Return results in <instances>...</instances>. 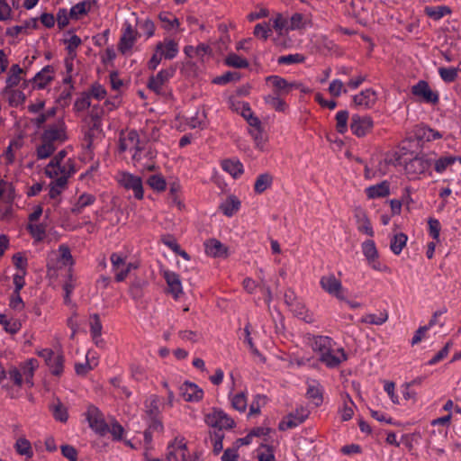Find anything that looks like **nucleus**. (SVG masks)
Listing matches in <instances>:
<instances>
[{
    "label": "nucleus",
    "mask_w": 461,
    "mask_h": 461,
    "mask_svg": "<svg viewBox=\"0 0 461 461\" xmlns=\"http://www.w3.org/2000/svg\"><path fill=\"white\" fill-rule=\"evenodd\" d=\"M90 95L88 93H82L81 96L77 98L74 104V109L77 112L86 110L90 106Z\"/></svg>",
    "instance_id": "58"
},
{
    "label": "nucleus",
    "mask_w": 461,
    "mask_h": 461,
    "mask_svg": "<svg viewBox=\"0 0 461 461\" xmlns=\"http://www.w3.org/2000/svg\"><path fill=\"white\" fill-rule=\"evenodd\" d=\"M138 35V32L134 30L130 23H125V29L120 38V41L118 44L119 50L122 54L130 50L133 47Z\"/></svg>",
    "instance_id": "14"
},
{
    "label": "nucleus",
    "mask_w": 461,
    "mask_h": 461,
    "mask_svg": "<svg viewBox=\"0 0 461 461\" xmlns=\"http://www.w3.org/2000/svg\"><path fill=\"white\" fill-rule=\"evenodd\" d=\"M273 184V176L269 173L260 174L254 184V191L256 194H262Z\"/></svg>",
    "instance_id": "34"
},
{
    "label": "nucleus",
    "mask_w": 461,
    "mask_h": 461,
    "mask_svg": "<svg viewBox=\"0 0 461 461\" xmlns=\"http://www.w3.org/2000/svg\"><path fill=\"white\" fill-rule=\"evenodd\" d=\"M225 64L236 68H246L249 65L246 59H243L235 53H230L226 57Z\"/></svg>",
    "instance_id": "42"
},
{
    "label": "nucleus",
    "mask_w": 461,
    "mask_h": 461,
    "mask_svg": "<svg viewBox=\"0 0 461 461\" xmlns=\"http://www.w3.org/2000/svg\"><path fill=\"white\" fill-rule=\"evenodd\" d=\"M0 324H2L4 326L5 330L10 334L17 333L22 327V324L20 321H11L7 320L5 314H2V313H0Z\"/></svg>",
    "instance_id": "46"
},
{
    "label": "nucleus",
    "mask_w": 461,
    "mask_h": 461,
    "mask_svg": "<svg viewBox=\"0 0 461 461\" xmlns=\"http://www.w3.org/2000/svg\"><path fill=\"white\" fill-rule=\"evenodd\" d=\"M320 285L321 288L328 294L336 296L339 300H344V297L341 294V282L337 279L333 274L323 276L321 278Z\"/></svg>",
    "instance_id": "13"
},
{
    "label": "nucleus",
    "mask_w": 461,
    "mask_h": 461,
    "mask_svg": "<svg viewBox=\"0 0 461 461\" xmlns=\"http://www.w3.org/2000/svg\"><path fill=\"white\" fill-rule=\"evenodd\" d=\"M70 175V172H68V175L62 174L61 176L58 177L55 181L50 184V189L49 195L51 199L57 198L62 192V190L66 187L68 183V178Z\"/></svg>",
    "instance_id": "30"
},
{
    "label": "nucleus",
    "mask_w": 461,
    "mask_h": 461,
    "mask_svg": "<svg viewBox=\"0 0 461 461\" xmlns=\"http://www.w3.org/2000/svg\"><path fill=\"white\" fill-rule=\"evenodd\" d=\"M65 42H68L67 47L68 56H71V59H75L77 56L76 49L82 43L81 39L74 34L68 41H65Z\"/></svg>",
    "instance_id": "62"
},
{
    "label": "nucleus",
    "mask_w": 461,
    "mask_h": 461,
    "mask_svg": "<svg viewBox=\"0 0 461 461\" xmlns=\"http://www.w3.org/2000/svg\"><path fill=\"white\" fill-rule=\"evenodd\" d=\"M42 142H50L55 144L56 141L63 142L67 140L66 126L63 121L49 125L41 134Z\"/></svg>",
    "instance_id": "8"
},
{
    "label": "nucleus",
    "mask_w": 461,
    "mask_h": 461,
    "mask_svg": "<svg viewBox=\"0 0 461 461\" xmlns=\"http://www.w3.org/2000/svg\"><path fill=\"white\" fill-rule=\"evenodd\" d=\"M424 13L429 18L435 21H438L445 15L450 14L452 10L449 6L447 5L426 6L424 8Z\"/></svg>",
    "instance_id": "29"
},
{
    "label": "nucleus",
    "mask_w": 461,
    "mask_h": 461,
    "mask_svg": "<svg viewBox=\"0 0 461 461\" xmlns=\"http://www.w3.org/2000/svg\"><path fill=\"white\" fill-rule=\"evenodd\" d=\"M338 352L341 354L340 357L333 355L332 350L330 349L323 355H321L320 361L324 363L330 368H335L339 366L341 362L348 359V356L342 348L338 349Z\"/></svg>",
    "instance_id": "23"
},
{
    "label": "nucleus",
    "mask_w": 461,
    "mask_h": 461,
    "mask_svg": "<svg viewBox=\"0 0 461 461\" xmlns=\"http://www.w3.org/2000/svg\"><path fill=\"white\" fill-rule=\"evenodd\" d=\"M90 6L91 3L88 1H82L75 5L69 11V17L77 20L79 15H84L88 13Z\"/></svg>",
    "instance_id": "45"
},
{
    "label": "nucleus",
    "mask_w": 461,
    "mask_h": 461,
    "mask_svg": "<svg viewBox=\"0 0 461 461\" xmlns=\"http://www.w3.org/2000/svg\"><path fill=\"white\" fill-rule=\"evenodd\" d=\"M417 137L419 139H425L427 141L434 140L440 139L442 135L430 128H421L417 132Z\"/></svg>",
    "instance_id": "55"
},
{
    "label": "nucleus",
    "mask_w": 461,
    "mask_h": 461,
    "mask_svg": "<svg viewBox=\"0 0 461 461\" xmlns=\"http://www.w3.org/2000/svg\"><path fill=\"white\" fill-rule=\"evenodd\" d=\"M374 122L370 116L354 114L351 118L350 129L357 137H363L373 128Z\"/></svg>",
    "instance_id": "11"
},
{
    "label": "nucleus",
    "mask_w": 461,
    "mask_h": 461,
    "mask_svg": "<svg viewBox=\"0 0 461 461\" xmlns=\"http://www.w3.org/2000/svg\"><path fill=\"white\" fill-rule=\"evenodd\" d=\"M240 201L239 198L235 195H230L225 202L221 203L220 210L223 212L224 215L231 217L240 210Z\"/></svg>",
    "instance_id": "26"
},
{
    "label": "nucleus",
    "mask_w": 461,
    "mask_h": 461,
    "mask_svg": "<svg viewBox=\"0 0 461 461\" xmlns=\"http://www.w3.org/2000/svg\"><path fill=\"white\" fill-rule=\"evenodd\" d=\"M231 405L235 410L240 412L245 411L247 408V398L245 393H239L234 395L231 399Z\"/></svg>",
    "instance_id": "56"
},
{
    "label": "nucleus",
    "mask_w": 461,
    "mask_h": 461,
    "mask_svg": "<svg viewBox=\"0 0 461 461\" xmlns=\"http://www.w3.org/2000/svg\"><path fill=\"white\" fill-rule=\"evenodd\" d=\"M187 452V447L185 443L183 442V439L180 441H176L167 447V461H179L178 456H181L182 461H185V456Z\"/></svg>",
    "instance_id": "20"
},
{
    "label": "nucleus",
    "mask_w": 461,
    "mask_h": 461,
    "mask_svg": "<svg viewBox=\"0 0 461 461\" xmlns=\"http://www.w3.org/2000/svg\"><path fill=\"white\" fill-rule=\"evenodd\" d=\"M53 73L54 68L51 66L47 65L34 76L32 81L39 89H43L53 80Z\"/></svg>",
    "instance_id": "22"
},
{
    "label": "nucleus",
    "mask_w": 461,
    "mask_h": 461,
    "mask_svg": "<svg viewBox=\"0 0 461 461\" xmlns=\"http://www.w3.org/2000/svg\"><path fill=\"white\" fill-rule=\"evenodd\" d=\"M204 421L211 428L209 430V439L212 446V452L214 455H219L223 448V429L234 428L236 425L235 421L222 410L216 408L205 415Z\"/></svg>",
    "instance_id": "1"
},
{
    "label": "nucleus",
    "mask_w": 461,
    "mask_h": 461,
    "mask_svg": "<svg viewBox=\"0 0 461 461\" xmlns=\"http://www.w3.org/2000/svg\"><path fill=\"white\" fill-rule=\"evenodd\" d=\"M456 162L455 156L440 157L435 161L434 168L437 173H443L447 167Z\"/></svg>",
    "instance_id": "51"
},
{
    "label": "nucleus",
    "mask_w": 461,
    "mask_h": 461,
    "mask_svg": "<svg viewBox=\"0 0 461 461\" xmlns=\"http://www.w3.org/2000/svg\"><path fill=\"white\" fill-rule=\"evenodd\" d=\"M27 230L36 240L41 241L44 240L46 235V224H33V222H30L27 225Z\"/></svg>",
    "instance_id": "44"
},
{
    "label": "nucleus",
    "mask_w": 461,
    "mask_h": 461,
    "mask_svg": "<svg viewBox=\"0 0 461 461\" xmlns=\"http://www.w3.org/2000/svg\"><path fill=\"white\" fill-rule=\"evenodd\" d=\"M14 447L19 455L25 456L28 458H31L33 456L31 442L25 438H18L16 440Z\"/></svg>",
    "instance_id": "38"
},
{
    "label": "nucleus",
    "mask_w": 461,
    "mask_h": 461,
    "mask_svg": "<svg viewBox=\"0 0 461 461\" xmlns=\"http://www.w3.org/2000/svg\"><path fill=\"white\" fill-rule=\"evenodd\" d=\"M305 59L304 56L301 54H289L285 56H280L277 59L278 64H295L302 63Z\"/></svg>",
    "instance_id": "59"
},
{
    "label": "nucleus",
    "mask_w": 461,
    "mask_h": 461,
    "mask_svg": "<svg viewBox=\"0 0 461 461\" xmlns=\"http://www.w3.org/2000/svg\"><path fill=\"white\" fill-rule=\"evenodd\" d=\"M308 399L312 400L315 406H320L322 403V393L318 386L309 385L306 393Z\"/></svg>",
    "instance_id": "50"
},
{
    "label": "nucleus",
    "mask_w": 461,
    "mask_h": 461,
    "mask_svg": "<svg viewBox=\"0 0 461 461\" xmlns=\"http://www.w3.org/2000/svg\"><path fill=\"white\" fill-rule=\"evenodd\" d=\"M179 391L185 402H199L203 397V391L194 383H184L180 386Z\"/></svg>",
    "instance_id": "15"
},
{
    "label": "nucleus",
    "mask_w": 461,
    "mask_h": 461,
    "mask_svg": "<svg viewBox=\"0 0 461 461\" xmlns=\"http://www.w3.org/2000/svg\"><path fill=\"white\" fill-rule=\"evenodd\" d=\"M89 325L93 339L100 338L102 334L103 326L99 314L94 313L90 315Z\"/></svg>",
    "instance_id": "43"
},
{
    "label": "nucleus",
    "mask_w": 461,
    "mask_h": 461,
    "mask_svg": "<svg viewBox=\"0 0 461 461\" xmlns=\"http://www.w3.org/2000/svg\"><path fill=\"white\" fill-rule=\"evenodd\" d=\"M312 348L313 351L323 355L331 349V339L327 336H314Z\"/></svg>",
    "instance_id": "28"
},
{
    "label": "nucleus",
    "mask_w": 461,
    "mask_h": 461,
    "mask_svg": "<svg viewBox=\"0 0 461 461\" xmlns=\"http://www.w3.org/2000/svg\"><path fill=\"white\" fill-rule=\"evenodd\" d=\"M452 346V341H448L446 345L428 362V365L432 366L444 359Z\"/></svg>",
    "instance_id": "61"
},
{
    "label": "nucleus",
    "mask_w": 461,
    "mask_h": 461,
    "mask_svg": "<svg viewBox=\"0 0 461 461\" xmlns=\"http://www.w3.org/2000/svg\"><path fill=\"white\" fill-rule=\"evenodd\" d=\"M221 167L234 178L239 177L243 173V165L239 160L225 159L221 162Z\"/></svg>",
    "instance_id": "31"
},
{
    "label": "nucleus",
    "mask_w": 461,
    "mask_h": 461,
    "mask_svg": "<svg viewBox=\"0 0 461 461\" xmlns=\"http://www.w3.org/2000/svg\"><path fill=\"white\" fill-rule=\"evenodd\" d=\"M23 73H24L23 69L21 68L18 64H14L10 68L9 76L6 79V86L5 89L9 91L10 88L16 86L22 79L21 74Z\"/></svg>",
    "instance_id": "32"
},
{
    "label": "nucleus",
    "mask_w": 461,
    "mask_h": 461,
    "mask_svg": "<svg viewBox=\"0 0 461 461\" xmlns=\"http://www.w3.org/2000/svg\"><path fill=\"white\" fill-rule=\"evenodd\" d=\"M458 68H440L438 73L442 80L446 83H452L457 77Z\"/></svg>",
    "instance_id": "54"
},
{
    "label": "nucleus",
    "mask_w": 461,
    "mask_h": 461,
    "mask_svg": "<svg viewBox=\"0 0 461 461\" xmlns=\"http://www.w3.org/2000/svg\"><path fill=\"white\" fill-rule=\"evenodd\" d=\"M348 112L346 110H342L337 113L336 114V129L338 132L343 134L348 130Z\"/></svg>",
    "instance_id": "49"
},
{
    "label": "nucleus",
    "mask_w": 461,
    "mask_h": 461,
    "mask_svg": "<svg viewBox=\"0 0 461 461\" xmlns=\"http://www.w3.org/2000/svg\"><path fill=\"white\" fill-rule=\"evenodd\" d=\"M206 255L212 258H227L228 248L216 239H209L204 242Z\"/></svg>",
    "instance_id": "17"
},
{
    "label": "nucleus",
    "mask_w": 461,
    "mask_h": 461,
    "mask_svg": "<svg viewBox=\"0 0 461 461\" xmlns=\"http://www.w3.org/2000/svg\"><path fill=\"white\" fill-rule=\"evenodd\" d=\"M119 183L122 186H123L127 190H132L134 193V197L138 200H141L143 198V186L142 180L140 176H134L130 173H122L121 178L119 179Z\"/></svg>",
    "instance_id": "10"
},
{
    "label": "nucleus",
    "mask_w": 461,
    "mask_h": 461,
    "mask_svg": "<svg viewBox=\"0 0 461 461\" xmlns=\"http://www.w3.org/2000/svg\"><path fill=\"white\" fill-rule=\"evenodd\" d=\"M159 19L162 23H165L166 25L164 28L166 30H170L175 26L179 25V21L176 17H172V15L168 13H161L159 14Z\"/></svg>",
    "instance_id": "63"
},
{
    "label": "nucleus",
    "mask_w": 461,
    "mask_h": 461,
    "mask_svg": "<svg viewBox=\"0 0 461 461\" xmlns=\"http://www.w3.org/2000/svg\"><path fill=\"white\" fill-rule=\"evenodd\" d=\"M388 320V312H381L379 314L369 313L362 317L361 322L373 325H382Z\"/></svg>",
    "instance_id": "40"
},
{
    "label": "nucleus",
    "mask_w": 461,
    "mask_h": 461,
    "mask_svg": "<svg viewBox=\"0 0 461 461\" xmlns=\"http://www.w3.org/2000/svg\"><path fill=\"white\" fill-rule=\"evenodd\" d=\"M175 73L176 68L173 67L160 70L156 76H152L149 78L148 88L157 95H163L162 86L174 77Z\"/></svg>",
    "instance_id": "7"
},
{
    "label": "nucleus",
    "mask_w": 461,
    "mask_h": 461,
    "mask_svg": "<svg viewBox=\"0 0 461 461\" xmlns=\"http://www.w3.org/2000/svg\"><path fill=\"white\" fill-rule=\"evenodd\" d=\"M149 185L158 192L164 191L167 187L165 178L161 175H152L148 179Z\"/></svg>",
    "instance_id": "53"
},
{
    "label": "nucleus",
    "mask_w": 461,
    "mask_h": 461,
    "mask_svg": "<svg viewBox=\"0 0 461 461\" xmlns=\"http://www.w3.org/2000/svg\"><path fill=\"white\" fill-rule=\"evenodd\" d=\"M309 413L310 411L304 407L297 408L294 412L289 413L280 421L279 430L284 431L297 427L308 418Z\"/></svg>",
    "instance_id": "9"
},
{
    "label": "nucleus",
    "mask_w": 461,
    "mask_h": 461,
    "mask_svg": "<svg viewBox=\"0 0 461 461\" xmlns=\"http://www.w3.org/2000/svg\"><path fill=\"white\" fill-rule=\"evenodd\" d=\"M431 166V160L425 155H417L404 164L405 173L410 178H416L425 173Z\"/></svg>",
    "instance_id": "2"
},
{
    "label": "nucleus",
    "mask_w": 461,
    "mask_h": 461,
    "mask_svg": "<svg viewBox=\"0 0 461 461\" xmlns=\"http://www.w3.org/2000/svg\"><path fill=\"white\" fill-rule=\"evenodd\" d=\"M144 411L146 416L150 418L160 417L159 397L156 394L150 395L144 402Z\"/></svg>",
    "instance_id": "24"
},
{
    "label": "nucleus",
    "mask_w": 461,
    "mask_h": 461,
    "mask_svg": "<svg viewBox=\"0 0 461 461\" xmlns=\"http://www.w3.org/2000/svg\"><path fill=\"white\" fill-rule=\"evenodd\" d=\"M148 285L146 279L136 276L129 287V293L132 299L138 300L143 295V289Z\"/></svg>",
    "instance_id": "33"
},
{
    "label": "nucleus",
    "mask_w": 461,
    "mask_h": 461,
    "mask_svg": "<svg viewBox=\"0 0 461 461\" xmlns=\"http://www.w3.org/2000/svg\"><path fill=\"white\" fill-rule=\"evenodd\" d=\"M267 83L271 84L273 87V94L276 95H286L293 89L302 86V83L288 82L285 78L279 76H268L266 78Z\"/></svg>",
    "instance_id": "5"
},
{
    "label": "nucleus",
    "mask_w": 461,
    "mask_h": 461,
    "mask_svg": "<svg viewBox=\"0 0 461 461\" xmlns=\"http://www.w3.org/2000/svg\"><path fill=\"white\" fill-rule=\"evenodd\" d=\"M264 101L276 112H285L288 107L287 104L281 98V95H268L264 97Z\"/></svg>",
    "instance_id": "39"
},
{
    "label": "nucleus",
    "mask_w": 461,
    "mask_h": 461,
    "mask_svg": "<svg viewBox=\"0 0 461 461\" xmlns=\"http://www.w3.org/2000/svg\"><path fill=\"white\" fill-rule=\"evenodd\" d=\"M329 92L331 95L338 97L342 92L346 93L347 90L344 88V85L340 80L335 79L330 84Z\"/></svg>",
    "instance_id": "64"
},
{
    "label": "nucleus",
    "mask_w": 461,
    "mask_h": 461,
    "mask_svg": "<svg viewBox=\"0 0 461 461\" xmlns=\"http://www.w3.org/2000/svg\"><path fill=\"white\" fill-rule=\"evenodd\" d=\"M240 79V74L235 71H228L221 77H215L212 82L218 85H224L229 82H237Z\"/></svg>",
    "instance_id": "52"
},
{
    "label": "nucleus",
    "mask_w": 461,
    "mask_h": 461,
    "mask_svg": "<svg viewBox=\"0 0 461 461\" xmlns=\"http://www.w3.org/2000/svg\"><path fill=\"white\" fill-rule=\"evenodd\" d=\"M90 428L100 435H104L108 430V425L103 413L94 405H89L86 413Z\"/></svg>",
    "instance_id": "6"
},
{
    "label": "nucleus",
    "mask_w": 461,
    "mask_h": 461,
    "mask_svg": "<svg viewBox=\"0 0 461 461\" xmlns=\"http://www.w3.org/2000/svg\"><path fill=\"white\" fill-rule=\"evenodd\" d=\"M3 95H7L8 103L13 107H17L18 105L23 104L26 99L23 92L13 88H10L9 91L4 89Z\"/></svg>",
    "instance_id": "36"
},
{
    "label": "nucleus",
    "mask_w": 461,
    "mask_h": 461,
    "mask_svg": "<svg viewBox=\"0 0 461 461\" xmlns=\"http://www.w3.org/2000/svg\"><path fill=\"white\" fill-rule=\"evenodd\" d=\"M362 252L373 269L381 272H384L389 269L387 266L383 265L378 260L379 254L374 240H367L364 241L362 243Z\"/></svg>",
    "instance_id": "4"
},
{
    "label": "nucleus",
    "mask_w": 461,
    "mask_h": 461,
    "mask_svg": "<svg viewBox=\"0 0 461 461\" xmlns=\"http://www.w3.org/2000/svg\"><path fill=\"white\" fill-rule=\"evenodd\" d=\"M376 93L375 90L368 88L353 97V103L356 106L366 109L371 108L376 102Z\"/></svg>",
    "instance_id": "19"
},
{
    "label": "nucleus",
    "mask_w": 461,
    "mask_h": 461,
    "mask_svg": "<svg viewBox=\"0 0 461 461\" xmlns=\"http://www.w3.org/2000/svg\"><path fill=\"white\" fill-rule=\"evenodd\" d=\"M64 356L62 353H59L57 355L54 354L50 361H49L46 365L49 366L50 373L53 375L59 376L63 373L64 369Z\"/></svg>",
    "instance_id": "35"
},
{
    "label": "nucleus",
    "mask_w": 461,
    "mask_h": 461,
    "mask_svg": "<svg viewBox=\"0 0 461 461\" xmlns=\"http://www.w3.org/2000/svg\"><path fill=\"white\" fill-rule=\"evenodd\" d=\"M38 366V361L34 358L29 359L23 367V375L25 377L26 383L32 385V377L35 368Z\"/></svg>",
    "instance_id": "47"
},
{
    "label": "nucleus",
    "mask_w": 461,
    "mask_h": 461,
    "mask_svg": "<svg viewBox=\"0 0 461 461\" xmlns=\"http://www.w3.org/2000/svg\"><path fill=\"white\" fill-rule=\"evenodd\" d=\"M157 52H161L166 59H172L178 53V44L174 40L159 41L157 43Z\"/></svg>",
    "instance_id": "21"
},
{
    "label": "nucleus",
    "mask_w": 461,
    "mask_h": 461,
    "mask_svg": "<svg viewBox=\"0 0 461 461\" xmlns=\"http://www.w3.org/2000/svg\"><path fill=\"white\" fill-rule=\"evenodd\" d=\"M60 260L64 266H72L74 264L70 249L67 245H60L59 248Z\"/></svg>",
    "instance_id": "60"
},
{
    "label": "nucleus",
    "mask_w": 461,
    "mask_h": 461,
    "mask_svg": "<svg viewBox=\"0 0 461 461\" xmlns=\"http://www.w3.org/2000/svg\"><path fill=\"white\" fill-rule=\"evenodd\" d=\"M164 278L168 286L167 292L171 294L175 299H178L179 296L183 294V288L179 276L172 271H165Z\"/></svg>",
    "instance_id": "18"
},
{
    "label": "nucleus",
    "mask_w": 461,
    "mask_h": 461,
    "mask_svg": "<svg viewBox=\"0 0 461 461\" xmlns=\"http://www.w3.org/2000/svg\"><path fill=\"white\" fill-rule=\"evenodd\" d=\"M124 131H122L120 133V139H119V150L120 152L126 151L130 147H132L135 149V153L132 156V158L135 160L140 159V151L142 150V148L140 145V138L139 134L136 130H131L127 136L124 137Z\"/></svg>",
    "instance_id": "3"
},
{
    "label": "nucleus",
    "mask_w": 461,
    "mask_h": 461,
    "mask_svg": "<svg viewBox=\"0 0 461 461\" xmlns=\"http://www.w3.org/2000/svg\"><path fill=\"white\" fill-rule=\"evenodd\" d=\"M366 193L369 199L385 197L390 194L389 183L383 181L380 184L369 186L366 188Z\"/></svg>",
    "instance_id": "25"
},
{
    "label": "nucleus",
    "mask_w": 461,
    "mask_h": 461,
    "mask_svg": "<svg viewBox=\"0 0 461 461\" xmlns=\"http://www.w3.org/2000/svg\"><path fill=\"white\" fill-rule=\"evenodd\" d=\"M411 93L416 96L421 97L424 102L429 104H436L439 100L438 93L433 92L428 82L424 80H420L416 85H414L411 87Z\"/></svg>",
    "instance_id": "12"
},
{
    "label": "nucleus",
    "mask_w": 461,
    "mask_h": 461,
    "mask_svg": "<svg viewBox=\"0 0 461 461\" xmlns=\"http://www.w3.org/2000/svg\"><path fill=\"white\" fill-rule=\"evenodd\" d=\"M346 399L348 400V402L346 401L344 402V407L341 410V418H342V420H345V421L349 420L353 417V415H354L353 407L355 406L354 402L352 401V399L350 398V396L348 394L346 395Z\"/></svg>",
    "instance_id": "57"
},
{
    "label": "nucleus",
    "mask_w": 461,
    "mask_h": 461,
    "mask_svg": "<svg viewBox=\"0 0 461 461\" xmlns=\"http://www.w3.org/2000/svg\"><path fill=\"white\" fill-rule=\"evenodd\" d=\"M407 240V235L402 232L393 235L390 242V249L392 252L395 255H399L405 247Z\"/></svg>",
    "instance_id": "37"
},
{
    "label": "nucleus",
    "mask_w": 461,
    "mask_h": 461,
    "mask_svg": "<svg viewBox=\"0 0 461 461\" xmlns=\"http://www.w3.org/2000/svg\"><path fill=\"white\" fill-rule=\"evenodd\" d=\"M52 414L56 420L60 422H66L68 419V410L60 402L59 399H57V402L53 404Z\"/></svg>",
    "instance_id": "41"
},
{
    "label": "nucleus",
    "mask_w": 461,
    "mask_h": 461,
    "mask_svg": "<svg viewBox=\"0 0 461 461\" xmlns=\"http://www.w3.org/2000/svg\"><path fill=\"white\" fill-rule=\"evenodd\" d=\"M66 156L67 151L65 149L60 150L47 166L45 174L51 178L59 176V174L68 175L66 167L60 165Z\"/></svg>",
    "instance_id": "16"
},
{
    "label": "nucleus",
    "mask_w": 461,
    "mask_h": 461,
    "mask_svg": "<svg viewBox=\"0 0 461 461\" xmlns=\"http://www.w3.org/2000/svg\"><path fill=\"white\" fill-rule=\"evenodd\" d=\"M95 202V196L91 194L84 193L81 194L76 203L71 208V212L75 215L82 213L85 207L93 204Z\"/></svg>",
    "instance_id": "27"
},
{
    "label": "nucleus",
    "mask_w": 461,
    "mask_h": 461,
    "mask_svg": "<svg viewBox=\"0 0 461 461\" xmlns=\"http://www.w3.org/2000/svg\"><path fill=\"white\" fill-rule=\"evenodd\" d=\"M56 150L55 144L50 142H42L36 149L38 159H44L50 157Z\"/></svg>",
    "instance_id": "48"
}]
</instances>
